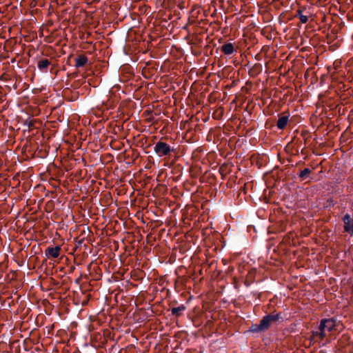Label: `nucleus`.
<instances>
[{"instance_id":"8","label":"nucleus","mask_w":353,"mask_h":353,"mask_svg":"<svg viewBox=\"0 0 353 353\" xmlns=\"http://www.w3.org/2000/svg\"><path fill=\"white\" fill-rule=\"evenodd\" d=\"M221 50L224 54L230 55L235 51V49L233 43H227L221 46Z\"/></svg>"},{"instance_id":"6","label":"nucleus","mask_w":353,"mask_h":353,"mask_svg":"<svg viewBox=\"0 0 353 353\" xmlns=\"http://www.w3.org/2000/svg\"><path fill=\"white\" fill-rule=\"evenodd\" d=\"M61 250L60 246L48 247L45 250V254L48 257L57 258L60 255Z\"/></svg>"},{"instance_id":"13","label":"nucleus","mask_w":353,"mask_h":353,"mask_svg":"<svg viewBox=\"0 0 353 353\" xmlns=\"http://www.w3.org/2000/svg\"><path fill=\"white\" fill-rule=\"evenodd\" d=\"M302 23H306L308 21V17L306 15L299 16V18Z\"/></svg>"},{"instance_id":"16","label":"nucleus","mask_w":353,"mask_h":353,"mask_svg":"<svg viewBox=\"0 0 353 353\" xmlns=\"http://www.w3.org/2000/svg\"><path fill=\"white\" fill-rule=\"evenodd\" d=\"M301 15H303L302 14V11L301 10H298L296 11V14L295 15V17L299 18V16H301Z\"/></svg>"},{"instance_id":"18","label":"nucleus","mask_w":353,"mask_h":353,"mask_svg":"<svg viewBox=\"0 0 353 353\" xmlns=\"http://www.w3.org/2000/svg\"><path fill=\"white\" fill-rule=\"evenodd\" d=\"M141 151H139V152H137V154H138V155H140V153H141Z\"/></svg>"},{"instance_id":"21","label":"nucleus","mask_w":353,"mask_h":353,"mask_svg":"<svg viewBox=\"0 0 353 353\" xmlns=\"http://www.w3.org/2000/svg\"><path fill=\"white\" fill-rule=\"evenodd\" d=\"M257 59V60H259V57H256Z\"/></svg>"},{"instance_id":"20","label":"nucleus","mask_w":353,"mask_h":353,"mask_svg":"<svg viewBox=\"0 0 353 353\" xmlns=\"http://www.w3.org/2000/svg\"><path fill=\"white\" fill-rule=\"evenodd\" d=\"M257 59V60H259V57H256Z\"/></svg>"},{"instance_id":"4","label":"nucleus","mask_w":353,"mask_h":353,"mask_svg":"<svg viewBox=\"0 0 353 353\" xmlns=\"http://www.w3.org/2000/svg\"><path fill=\"white\" fill-rule=\"evenodd\" d=\"M290 116V114L288 111L279 114V119L276 124L279 130H284L286 128L288 123H289Z\"/></svg>"},{"instance_id":"10","label":"nucleus","mask_w":353,"mask_h":353,"mask_svg":"<svg viewBox=\"0 0 353 353\" xmlns=\"http://www.w3.org/2000/svg\"><path fill=\"white\" fill-rule=\"evenodd\" d=\"M185 307L183 305H181L176 307H173L172 309V314L176 316L181 315V312L185 311Z\"/></svg>"},{"instance_id":"1","label":"nucleus","mask_w":353,"mask_h":353,"mask_svg":"<svg viewBox=\"0 0 353 353\" xmlns=\"http://www.w3.org/2000/svg\"><path fill=\"white\" fill-rule=\"evenodd\" d=\"M336 327V321L333 319H323L321 321L319 330L312 332V337L323 339L326 336V332L334 330Z\"/></svg>"},{"instance_id":"3","label":"nucleus","mask_w":353,"mask_h":353,"mask_svg":"<svg viewBox=\"0 0 353 353\" xmlns=\"http://www.w3.org/2000/svg\"><path fill=\"white\" fill-rule=\"evenodd\" d=\"M154 150L159 154H168L170 152L175 151L173 147H170L168 144L161 141H158L155 144Z\"/></svg>"},{"instance_id":"17","label":"nucleus","mask_w":353,"mask_h":353,"mask_svg":"<svg viewBox=\"0 0 353 353\" xmlns=\"http://www.w3.org/2000/svg\"><path fill=\"white\" fill-rule=\"evenodd\" d=\"M28 125L29 128H32L34 126L33 122L32 121L28 122Z\"/></svg>"},{"instance_id":"5","label":"nucleus","mask_w":353,"mask_h":353,"mask_svg":"<svg viewBox=\"0 0 353 353\" xmlns=\"http://www.w3.org/2000/svg\"><path fill=\"white\" fill-rule=\"evenodd\" d=\"M344 223V230L350 234L351 236L353 235V216L349 214L344 215L343 218Z\"/></svg>"},{"instance_id":"7","label":"nucleus","mask_w":353,"mask_h":353,"mask_svg":"<svg viewBox=\"0 0 353 353\" xmlns=\"http://www.w3.org/2000/svg\"><path fill=\"white\" fill-rule=\"evenodd\" d=\"M50 64H51V62L48 59H41L38 61L37 67H38L39 70L40 71H41L42 72H47L48 68Z\"/></svg>"},{"instance_id":"19","label":"nucleus","mask_w":353,"mask_h":353,"mask_svg":"<svg viewBox=\"0 0 353 353\" xmlns=\"http://www.w3.org/2000/svg\"><path fill=\"white\" fill-rule=\"evenodd\" d=\"M133 140H134V144L135 143V138L134 137L133 138Z\"/></svg>"},{"instance_id":"12","label":"nucleus","mask_w":353,"mask_h":353,"mask_svg":"<svg viewBox=\"0 0 353 353\" xmlns=\"http://www.w3.org/2000/svg\"><path fill=\"white\" fill-rule=\"evenodd\" d=\"M231 142L232 143L235 144L236 148L241 147V145H242V141H240L239 139H232Z\"/></svg>"},{"instance_id":"14","label":"nucleus","mask_w":353,"mask_h":353,"mask_svg":"<svg viewBox=\"0 0 353 353\" xmlns=\"http://www.w3.org/2000/svg\"><path fill=\"white\" fill-rule=\"evenodd\" d=\"M70 156H63V157H61V162L62 163L63 166H67L65 165L66 161L69 159Z\"/></svg>"},{"instance_id":"9","label":"nucleus","mask_w":353,"mask_h":353,"mask_svg":"<svg viewBox=\"0 0 353 353\" xmlns=\"http://www.w3.org/2000/svg\"><path fill=\"white\" fill-rule=\"evenodd\" d=\"M88 61V59L85 55H79L75 59V68H79L83 67Z\"/></svg>"},{"instance_id":"2","label":"nucleus","mask_w":353,"mask_h":353,"mask_svg":"<svg viewBox=\"0 0 353 353\" xmlns=\"http://www.w3.org/2000/svg\"><path fill=\"white\" fill-rule=\"evenodd\" d=\"M279 319V315L278 314L267 315L262 319L259 324L252 325L250 327V331L252 332H261L267 330L271 323L276 321Z\"/></svg>"},{"instance_id":"22","label":"nucleus","mask_w":353,"mask_h":353,"mask_svg":"<svg viewBox=\"0 0 353 353\" xmlns=\"http://www.w3.org/2000/svg\"><path fill=\"white\" fill-rule=\"evenodd\" d=\"M124 152H121L119 154H123Z\"/></svg>"},{"instance_id":"11","label":"nucleus","mask_w":353,"mask_h":353,"mask_svg":"<svg viewBox=\"0 0 353 353\" xmlns=\"http://www.w3.org/2000/svg\"><path fill=\"white\" fill-rule=\"evenodd\" d=\"M311 172V170L309 168H305L304 170H303L301 173L299 174V176L301 178H302L303 179L307 178V176H308V174Z\"/></svg>"},{"instance_id":"15","label":"nucleus","mask_w":353,"mask_h":353,"mask_svg":"<svg viewBox=\"0 0 353 353\" xmlns=\"http://www.w3.org/2000/svg\"><path fill=\"white\" fill-rule=\"evenodd\" d=\"M284 157H285V156H280V155H278V156H277V159L279 160V161H280L281 163H285Z\"/></svg>"}]
</instances>
